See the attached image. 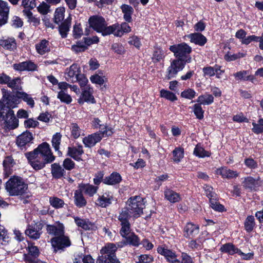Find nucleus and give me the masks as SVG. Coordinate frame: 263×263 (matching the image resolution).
<instances>
[{
  "label": "nucleus",
  "mask_w": 263,
  "mask_h": 263,
  "mask_svg": "<svg viewBox=\"0 0 263 263\" xmlns=\"http://www.w3.org/2000/svg\"><path fill=\"white\" fill-rule=\"evenodd\" d=\"M90 26L98 32H100L103 35H107L113 34L116 36H122L124 33H127L131 31V27L126 23L121 24L116 23L106 27V23L104 18L101 16H92L89 19Z\"/></svg>",
  "instance_id": "nucleus-1"
},
{
  "label": "nucleus",
  "mask_w": 263,
  "mask_h": 263,
  "mask_svg": "<svg viewBox=\"0 0 263 263\" xmlns=\"http://www.w3.org/2000/svg\"><path fill=\"white\" fill-rule=\"evenodd\" d=\"M5 188L10 196H18L25 192L27 185L21 177L14 176L7 181Z\"/></svg>",
  "instance_id": "nucleus-2"
},
{
  "label": "nucleus",
  "mask_w": 263,
  "mask_h": 263,
  "mask_svg": "<svg viewBox=\"0 0 263 263\" xmlns=\"http://www.w3.org/2000/svg\"><path fill=\"white\" fill-rule=\"evenodd\" d=\"M170 50L174 53V56L177 59L190 63L192 58L190 53L192 48L186 43L183 42L178 44L172 45L170 47Z\"/></svg>",
  "instance_id": "nucleus-3"
},
{
  "label": "nucleus",
  "mask_w": 263,
  "mask_h": 263,
  "mask_svg": "<svg viewBox=\"0 0 263 263\" xmlns=\"http://www.w3.org/2000/svg\"><path fill=\"white\" fill-rule=\"evenodd\" d=\"M144 208V199L140 196L130 197L127 201L126 208L129 211L132 217L134 218L139 217L143 213Z\"/></svg>",
  "instance_id": "nucleus-4"
},
{
  "label": "nucleus",
  "mask_w": 263,
  "mask_h": 263,
  "mask_svg": "<svg viewBox=\"0 0 263 263\" xmlns=\"http://www.w3.org/2000/svg\"><path fill=\"white\" fill-rule=\"evenodd\" d=\"M112 134L111 129L101 131V133H96L85 137L83 139V143L86 147H91L99 142L104 136H109Z\"/></svg>",
  "instance_id": "nucleus-5"
},
{
  "label": "nucleus",
  "mask_w": 263,
  "mask_h": 263,
  "mask_svg": "<svg viewBox=\"0 0 263 263\" xmlns=\"http://www.w3.org/2000/svg\"><path fill=\"white\" fill-rule=\"evenodd\" d=\"M26 157L28 160L29 163L36 171L43 168L45 166L46 164L49 163L33 151L26 153Z\"/></svg>",
  "instance_id": "nucleus-6"
},
{
  "label": "nucleus",
  "mask_w": 263,
  "mask_h": 263,
  "mask_svg": "<svg viewBox=\"0 0 263 263\" xmlns=\"http://www.w3.org/2000/svg\"><path fill=\"white\" fill-rule=\"evenodd\" d=\"M33 152L39 154V156L49 163L52 162L55 159L49 144L46 142L40 144Z\"/></svg>",
  "instance_id": "nucleus-7"
},
{
  "label": "nucleus",
  "mask_w": 263,
  "mask_h": 263,
  "mask_svg": "<svg viewBox=\"0 0 263 263\" xmlns=\"http://www.w3.org/2000/svg\"><path fill=\"white\" fill-rule=\"evenodd\" d=\"M51 243L52 247L54 248V252L58 251H63L64 249L69 247L71 245V242L68 236L64 234L60 235L58 237H54L51 239Z\"/></svg>",
  "instance_id": "nucleus-8"
},
{
  "label": "nucleus",
  "mask_w": 263,
  "mask_h": 263,
  "mask_svg": "<svg viewBox=\"0 0 263 263\" xmlns=\"http://www.w3.org/2000/svg\"><path fill=\"white\" fill-rule=\"evenodd\" d=\"M186 63L178 59L173 60L167 69V79H171L176 77L177 73L183 70Z\"/></svg>",
  "instance_id": "nucleus-9"
},
{
  "label": "nucleus",
  "mask_w": 263,
  "mask_h": 263,
  "mask_svg": "<svg viewBox=\"0 0 263 263\" xmlns=\"http://www.w3.org/2000/svg\"><path fill=\"white\" fill-rule=\"evenodd\" d=\"M3 103L7 109H11L16 107L20 103V100L18 97V91L15 95L12 94L8 91L3 92Z\"/></svg>",
  "instance_id": "nucleus-10"
},
{
  "label": "nucleus",
  "mask_w": 263,
  "mask_h": 263,
  "mask_svg": "<svg viewBox=\"0 0 263 263\" xmlns=\"http://www.w3.org/2000/svg\"><path fill=\"white\" fill-rule=\"evenodd\" d=\"M3 118L0 121H3L5 126L9 129H14L18 126V121L15 117L14 111L11 109H7L3 115Z\"/></svg>",
  "instance_id": "nucleus-11"
},
{
  "label": "nucleus",
  "mask_w": 263,
  "mask_h": 263,
  "mask_svg": "<svg viewBox=\"0 0 263 263\" xmlns=\"http://www.w3.org/2000/svg\"><path fill=\"white\" fill-rule=\"evenodd\" d=\"M69 86H70V84L65 82H61L58 84V88L60 91L58 92L57 98L62 102L67 104H70L72 101L70 95L67 92Z\"/></svg>",
  "instance_id": "nucleus-12"
},
{
  "label": "nucleus",
  "mask_w": 263,
  "mask_h": 263,
  "mask_svg": "<svg viewBox=\"0 0 263 263\" xmlns=\"http://www.w3.org/2000/svg\"><path fill=\"white\" fill-rule=\"evenodd\" d=\"M81 74V70L77 64H72L67 68L65 73V79L69 82L74 83L78 81Z\"/></svg>",
  "instance_id": "nucleus-13"
},
{
  "label": "nucleus",
  "mask_w": 263,
  "mask_h": 263,
  "mask_svg": "<svg viewBox=\"0 0 263 263\" xmlns=\"http://www.w3.org/2000/svg\"><path fill=\"white\" fill-rule=\"evenodd\" d=\"M157 252L159 254L164 256L170 263H179V260L177 258V256L176 253L167 247L160 246L157 248Z\"/></svg>",
  "instance_id": "nucleus-14"
},
{
  "label": "nucleus",
  "mask_w": 263,
  "mask_h": 263,
  "mask_svg": "<svg viewBox=\"0 0 263 263\" xmlns=\"http://www.w3.org/2000/svg\"><path fill=\"white\" fill-rule=\"evenodd\" d=\"M33 140L32 134L28 131H26L17 137L16 144L20 148L23 149L25 148L26 146H29L32 143Z\"/></svg>",
  "instance_id": "nucleus-15"
},
{
  "label": "nucleus",
  "mask_w": 263,
  "mask_h": 263,
  "mask_svg": "<svg viewBox=\"0 0 263 263\" xmlns=\"http://www.w3.org/2000/svg\"><path fill=\"white\" fill-rule=\"evenodd\" d=\"M114 201V197L110 192H105L99 195L96 201V204L103 208L109 206Z\"/></svg>",
  "instance_id": "nucleus-16"
},
{
  "label": "nucleus",
  "mask_w": 263,
  "mask_h": 263,
  "mask_svg": "<svg viewBox=\"0 0 263 263\" xmlns=\"http://www.w3.org/2000/svg\"><path fill=\"white\" fill-rule=\"evenodd\" d=\"M259 180V177L255 179L251 176H248L244 178L242 182V185L246 190L249 191L255 190L256 188L260 184Z\"/></svg>",
  "instance_id": "nucleus-17"
},
{
  "label": "nucleus",
  "mask_w": 263,
  "mask_h": 263,
  "mask_svg": "<svg viewBox=\"0 0 263 263\" xmlns=\"http://www.w3.org/2000/svg\"><path fill=\"white\" fill-rule=\"evenodd\" d=\"M47 231L49 234L58 237L64 234V227L60 222H56L54 225H47Z\"/></svg>",
  "instance_id": "nucleus-18"
},
{
  "label": "nucleus",
  "mask_w": 263,
  "mask_h": 263,
  "mask_svg": "<svg viewBox=\"0 0 263 263\" xmlns=\"http://www.w3.org/2000/svg\"><path fill=\"white\" fill-rule=\"evenodd\" d=\"M84 153L82 145L68 147L67 155L76 161L82 160L81 156Z\"/></svg>",
  "instance_id": "nucleus-19"
},
{
  "label": "nucleus",
  "mask_w": 263,
  "mask_h": 263,
  "mask_svg": "<svg viewBox=\"0 0 263 263\" xmlns=\"http://www.w3.org/2000/svg\"><path fill=\"white\" fill-rule=\"evenodd\" d=\"M13 68L17 71H34L36 70L37 66L33 62L30 61L21 62L13 65Z\"/></svg>",
  "instance_id": "nucleus-20"
},
{
  "label": "nucleus",
  "mask_w": 263,
  "mask_h": 263,
  "mask_svg": "<svg viewBox=\"0 0 263 263\" xmlns=\"http://www.w3.org/2000/svg\"><path fill=\"white\" fill-rule=\"evenodd\" d=\"M15 163L12 157L7 156L5 158L3 165L4 167V175L5 178L8 177L12 174V167Z\"/></svg>",
  "instance_id": "nucleus-21"
},
{
  "label": "nucleus",
  "mask_w": 263,
  "mask_h": 263,
  "mask_svg": "<svg viewBox=\"0 0 263 263\" xmlns=\"http://www.w3.org/2000/svg\"><path fill=\"white\" fill-rule=\"evenodd\" d=\"M117 248L118 247L114 243H107L102 248L100 251V253L102 255L117 259L115 255V252H116Z\"/></svg>",
  "instance_id": "nucleus-22"
},
{
  "label": "nucleus",
  "mask_w": 263,
  "mask_h": 263,
  "mask_svg": "<svg viewBox=\"0 0 263 263\" xmlns=\"http://www.w3.org/2000/svg\"><path fill=\"white\" fill-rule=\"evenodd\" d=\"M191 43L202 46L205 44L207 39L203 35L200 33H193L187 35Z\"/></svg>",
  "instance_id": "nucleus-23"
},
{
  "label": "nucleus",
  "mask_w": 263,
  "mask_h": 263,
  "mask_svg": "<svg viewBox=\"0 0 263 263\" xmlns=\"http://www.w3.org/2000/svg\"><path fill=\"white\" fill-rule=\"evenodd\" d=\"M217 175L221 176L223 178L231 179L237 177L238 173L234 171L231 170L227 167H222L216 171Z\"/></svg>",
  "instance_id": "nucleus-24"
},
{
  "label": "nucleus",
  "mask_w": 263,
  "mask_h": 263,
  "mask_svg": "<svg viewBox=\"0 0 263 263\" xmlns=\"http://www.w3.org/2000/svg\"><path fill=\"white\" fill-rule=\"evenodd\" d=\"M74 221L76 224L85 230H95L97 229L96 225L88 220L75 217Z\"/></svg>",
  "instance_id": "nucleus-25"
},
{
  "label": "nucleus",
  "mask_w": 263,
  "mask_h": 263,
  "mask_svg": "<svg viewBox=\"0 0 263 263\" xmlns=\"http://www.w3.org/2000/svg\"><path fill=\"white\" fill-rule=\"evenodd\" d=\"M79 189L89 197H92L97 192L99 187L90 184H81L79 186Z\"/></svg>",
  "instance_id": "nucleus-26"
},
{
  "label": "nucleus",
  "mask_w": 263,
  "mask_h": 263,
  "mask_svg": "<svg viewBox=\"0 0 263 263\" xmlns=\"http://www.w3.org/2000/svg\"><path fill=\"white\" fill-rule=\"evenodd\" d=\"M35 47L37 53L42 55L49 52L50 50L49 43L45 39L36 43Z\"/></svg>",
  "instance_id": "nucleus-27"
},
{
  "label": "nucleus",
  "mask_w": 263,
  "mask_h": 263,
  "mask_svg": "<svg viewBox=\"0 0 263 263\" xmlns=\"http://www.w3.org/2000/svg\"><path fill=\"white\" fill-rule=\"evenodd\" d=\"M164 198L171 203H176L180 201V195L173 190L166 188L164 191Z\"/></svg>",
  "instance_id": "nucleus-28"
},
{
  "label": "nucleus",
  "mask_w": 263,
  "mask_h": 263,
  "mask_svg": "<svg viewBox=\"0 0 263 263\" xmlns=\"http://www.w3.org/2000/svg\"><path fill=\"white\" fill-rule=\"evenodd\" d=\"M199 227L191 222L186 224L184 228V236L186 237H194L199 233Z\"/></svg>",
  "instance_id": "nucleus-29"
},
{
  "label": "nucleus",
  "mask_w": 263,
  "mask_h": 263,
  "mask_svg": "<svg viewBox=\"0 0 263 263\" xmlns=\"http://www.w3.org/2000/svg\"><path fill=\"white\" fill-rule=\"evenodd\" d=\"M40 230L41 228L39 226L36 224L31 225L29 226L25 230V234L32 239H37L40 237Z\"/></svg>",
  "instance_id": "nucleus-30"
},
{
  "label": "nucleus",
  "mask_w": 263,
  "mask_h": 263,
  "mask_svg": "<svg viewBox=\"0 0 263 263\" xmlns=\"http://www.w3.org/2000/svg\"><path fill=\"white\" fill-rule=\"evenodd\" d=\"M9 8L7 3L0 0V26L5 24L8 18Z\"/></svg>",
  "instance_id": "nucleus-31"
},
{
  "label": "nucleus",
  "mask_w": 263,
  "mask_h": 263,
  "mask_svg": "<svg viewBox=\"0 0 263 263\" xmlns=\"http://www.w3.org/2000/svg\"><path fill=\"white\" fill-rule=\"evenodd\" d=\"M121 180V175L118 173L114 172L104 179L103 183L107 185H115L119 183Z\"/></svg>",
  "instance_id": "nucleus-32"
},
{
  "label": "nucleus",
  "mask_w": 263,
  "mask_h": 263,
  "mask_svg": "<svg viewBox=\"0 0 263 263\" xmlns=\"http://www.w3.org/2000/svg\"><path fill=\"white\" fill-rule=\"evenodd\" d=\"M71 17H68L59 27L60 34L63 38L67 36L71 26Z\"/></svg>",
  "instance_id": "nucleus-33"
},
{
  "label": "nucleus",
  "mask_w": 263,
  "mask_h": 263,
  "mask_svg": "<svg viewBox=\"0 0 263 263\" xmlns=\"http://www.w3.org/2000/svg\"><path fill=\"white\" fill-rule=\"evenodd\" d=\"M120 8L123 13V18L126 22H131L132 21V15L134 13L133 8L127 4H123Z\"/></svg>",
  "instance_id": "nucleus-34"
},
{
  "label": "nucleus",
  "mask_w": 263,
  "mask_h": 263,
  "mask_svg": "<svg viewBox=\"0 0 263 263\" xmlns=\"http://www.w3.org/2000/svg\"><path fill=\"white\" fill-rule=\"evenodd\" d=\"M74 200L75 204L79 208H82L86 205L87 201L85 199L83 193L79 190H77L74 193Z\"/></svg>",
  "instance_id": "nucleus-35"
},
{
  "label": "nucleus",
  "mask_w": 263,
  "mask_h": 263,
  "mask_svg": "<svg viewBox=\"0 0 263 263\" xmlns=\"http://www.w3.org/2000/svg\"><path fill=\"white\" fill-rule=\"evenodd\" d=\"M235 80L238 81H246L250 80L253 82L254 77L252 76L249 75V71L247 70H242L238 71L233 74Z\"/></svg>",
  "instance_id": "nucleus-36"
},
{
  "label": "nucleus",
  "mask_w": 263,
  "mask_h": 263,
  "mask_svg": "<svg viewBox=\"0 0 263 263\" xmlns=\"http://www.w3.org/2000/svg\"><path fill=\"white\" fill-rule=\"evenodd\" d=\"M0 45L5 49L13 50L16 47V43L14 38L3 39L0 40Z\"/></svg>",
  "instance_id": "nucleus-37"
},
{
  "label": "nucleus",
  "mask_w": 263,
  "mask_h": 263,
  "mask_svg": "<svg viewBox=\"0 0 263 263\" xmlns=\"http://www.w3.org/2000/svg\"><path fill=\"white\" fill-rule=\"evenodd\" d=\"M65 173L64 169L59 164L55 163L51 165V174L54 178H61L64 175Z\"/></svg>",
  "instance_id": "nucleus-38"
},
{
  "label": "nucleus",
  "mask_w": 263,
  "mask_h": 263,
  "mask_svg": "<svg viewBox=\"0 0 263 263\" xmlns=\"http://www.w3.org/2000/svg\"><path fill=\"white\" fill-rule=\"evenodd\" d=\"M93 90L90 87H86L82 91V100L83 101L94 103L95 98L92 96Z\"/></svg>",
  "instance_id": "nucleus-39"
},
{
  "label": "nucleus",
  "mask_w": 263,
  "mask_h": 263,
  "mask_svg": "<svg viewBox=\"0 0 263 263\" xmlns=\"http://www.w3.org/2000/svg\"><path fill=\"white\" fill-rule=\"evenodd\" d=\"M196 102L201 105H210L214 102V97L212 95L205 93L199 96Z\"/></svg>",
  "instance_id": "nucleus-40"
},
{
  "label": "nucleus",
  "mask_w": 263,
  "mask_h": 263,
  "mask_svg": "<svg viewBox=\"0 0 263 263\" xmlns=\"http://www.w3.org/2000/svg\"><path fill=\"white\" fill-rule=\"evenodd\" d=\"M18 97L20 99L23 100L30 107L33 108L34 106V101L30 95L24 91H18Z\"/></svg>",
  "instance_id": "nucleus-41"
},
{
  "label": "nucleus",
  "mask_w": 263,
  "mask_h": 263,
  "mask_svg": "<svg viewBox=\"0 0 263 263\" xmlns=\"http://www.w3.org/2000/svg\"><path fill=\"white\" fill-rule=\"evenodd\" d=\"M220 250L222 252L227 253L230 255L239 253V250L234 245L230 243L222 245L220 248Z\"/></svg>",
  "instance_id": "nucleus-42"
},
{
  "label": "nucleus",
  "mask_w": 263,
  "mask_h": 263,
  "mask_svg": "<svg viewBox=\"0 0 263 263\" xmlns=\"http://www.w3.org/2000/svg\"><path fill=\"white\" fill-rule=\"evenodd\" d=\"M130 217L132 216L129 212V211L126 208H124L122 209L121 211L119 212V214L117 216V219L120 223L129 222V219Z\"/></svg>",
  "instance_id": "nucleus-43"
},
{
  "label": "nucleus",
  "mask_w": 263,
  "mask_h": 263,
  "mask_svg": "<svg viewBox=\"0 0 263 263\" xmlns=\"http://www.w3.org/2000/svg\"><path fill=\"white\" fill-rule=\"evenodd\" d=\"M61 138L62 135L60 133H57L53 136L51 141L52 147L55 151H58L59 154H61V152L59 151Z\"/></svg>",
  "instance_id": "nucleus-44"
},
{
  "label": "nucleus",
  "mask_w": 263,
  "mask_h": 263,
  "mask_svg": "<svg viewBox=\"0 0 263 263\" xmlns=\"http://www.w3.org/2000/svg\"><path fill=\"white\" fill-rule=\"evenodd\" d=\"M65 8L59 7L56 9L54 12V21L56 24H59L62 21L64 18Z\"/></svg>",
  "instance_id": "nucleus-45"
},
{
  "label": "nucleus",
  "mask_w": 263,
  "mask_h": 263,
  "mask_svg": "<svg viewBox=\"0 0 263 263\" xmlns=\"http://www.w3.org/2000/svg\"><path fill=\"white\" fill-rule=\"evenodd\" d=\"M253 128L252 130L256 134L263 133V119L259 118L257 122H252Z\"/></svg>",
  "instance_id": "nucleus-46"
},
{
  "label": "nucleus",
  "mask_w": 263,
  "mask_h": 263,
  "mask_svg": "<svg viewBox=\"0 0 263 263\" xmlns=\"http://www.w3.org/2000/svg\"><path fill=\"white\" fill-rule=\"evenodd\" d=\"M246 54V53L242 52H238L237 53L232 54V53L229 52L226 54H225L224 59L228 62H231L245 57Z\"/></svg>",
  "instance_id": "nucleus-47"
},
{
  "label": "nucleus",
  "mask_w": 263,
  "mask_h": 263,
  "mask_svg": "<svg viewBox=\"0 0 263 263\" xmlns=\"http://www.w3.org/2000/svg\"><path fill=\"white\" fill-rule=\"evenodd\" d=\"M173 160L179 162L184 157V149L182 147H176L173 151Z\"/></svg>",
  "instance_id": "nucleus-48"
},
{
  "label": "nucleus",
  "mask_w": 263,
  "mask_h": 263,
  "mask_svg": "<svg viewBox=\"0 0 263 263\" xmlns=\"http://www.w3.org/2000/svg\"><path fill=\"white\" fill-rule=\"evenodd\" d=\"M90 80L92 83L102 85L107 81V79L104 76L96 74L91 76Z\"/></svg>",
  "instance_id": "nucleus-49"
},
{
  "label": "nucleus",
  "mask_w": 263,
  "mask_h": 263,
  "mask_svg": "<svg viewBox=\"0 0 263 263\" xmlns=\"http://www.w3.org/2000/svg\"><path fill=\"white\" fill-rule=\"evenodd\" d=\"M194 154L199 158L209 157L211 155L210 152L205 151L203 147L198 145H197L194 148Z\"/></svg>",
  "instance_id": "nucleus-50"
},
{
  "label": "nucleus",
  "mask_w": 263,
  "mask_h": 263,
  "mask_svg": "<svg viewBox=\"0 0 263 263\" xmlns=\"http://www.w3.org/2000/svg\"><path fill=\"white\" fill-rule=\"evenodd\" d=\"M160 97L172 102L177 100L176 96L172 92L162 89L160 90Z\"/></svg>",
  "instance_id": "nucleus-51"
},
{
  "label": "nucleus",
  "mask_w": 263,
  "mask_h": 263,
  "mask_svg": "<svg viewBox=\"0 0 263 263\" xmlns=\"http://www.w3.org/2000/svg\"><path fill=\"white\" fill-rule=\"evenodd\" d=\"M49 203L52 207L55 209L61 208L64 204V201L57 197H50Z\"/></svg>",
  "instance_id": "nucleus-52"
},
{
  "label": "nucleus",
  "mask_w": 263,
  "mask_h": 263,
  "mask_svg": "<svg viewBox=\"0 0 263 263\" xmlns=\"http://www.w3.org/2000/svg\"><path fill=\"white\" fill-rule=\"evenodd\" d=\"M120 226H121L120 234L123 237H126L129 234L131 230L130 223H121Z\"/></svg>",
  "instance_id": "nucleus-53"
},
{
  "label": "nucleus",
  "mask_w": 263,
  "mask_h": 263,
  "mask_svg": "<svg viewBox=\"0 0 263 263\" xmlns=\"http://www.w3.org/2000/svg\"><path fill=\"white\" fill-rule=\"evenodd\" d=\"M255 225V219L253 216H248L245 222V227L246 231L251 232Z\"/></svg>",
  "instance_id": "nucleus-54"
},
{
  "label": "nucleus",
  "mask_w": 263,
  "mask_h": 263,
  "mask_svg": "<svg viewBox=\"0 0 263 263\" xmlns=\"http://www.w3.org/2000/svg\"><path fill=\"white\" fill-rule=\"evenodd\" d=\"M193 110L197 119L201 120L203 118L204 110L200 104H195L193 106Z\"/></svg>",
  "instance_id": "nucleus-55"
},
{
  "label": "nucleus",
  "mask_w": 263,
  "mask_h": 263,
  "mask_svg": "<svg viewBox=\"0 0 263 263\" xmlns=\"http://www.w3.org/2000/svg\"><path fill=\"white\" fill-rule=\"evenodd\" d=\"M127 243L134 246H138L140 244V239L135 234H132L125 237Z\"/></svg>",
  "instance_id": "nucleus-56"
},
{
  "label": "nucleus",
  "mask_w": 263,
  "mask_h": 263,
  "mask_svg": "<svg viewBox=\"0 0 263 263\" xmlns=\"http://www.w3.org/2000/svg\"><path fill=\"white\" fill-rule=\"evenodd\" d=\"M7 86L13 89H20L21 88V80L19 78H16L13 80L10 79Z\"/></svg>",
  "instance_id": "nucleus-57"
},
{
  "label": "nucleus",
  "mask_w": 263,
  "mask_h": 263,
  "mask_svg": "<svg viewBox=\"0 0 263 263\" xmlns=\"http://www.w3.org/2000/svg\"><path fill=\"white\" fill-rule=\"evenodd\" d=\"M70 130L71 136L74 139L78 138L82 133V130L76 123L71 124Z\"/></svg>",
  "instance_id": "nucleus-58"
},
{
  "label": "nucleus",
  "mask_w": 263,
  "mask_h": 263,
  "mask_svg": "<svg viewBox=\"0 0 263 263\" xmlns=\"http://www.w3.org/2000/svg\"><path fill=\"white\" fill-rule=\"evenodd\" d=\"M210 206L215 211L222 212L224 211V206L217 201V197L215 199H210Z\"/></svg>",
  "instance_id": "nucleus-59"
},
{
  "label": "nucleus",
  "mask_w": 263,
  "mask_h": 263,
  "mask_svg": "<svg viewBox=\"0 0 263 263\" xmlns=\"http://www.w3.org/2000/svg\"><path fill=\"white\" fill-rule=\"evenodd\" d=\"M87 49V46L85 43L78 42L76 44L73 45L71 47L72 51L76 53L82 52L85 51Z\"/></svg>",
  "instance_id": "nucleus-60"
},
{
  "label": "nucleus",
  "mask_w": 263,
  "mask_h": 263,
  "mask_svg": "<svg viewBox=\"0 0 263 263\" xmlns=\"http://www.w3.org/2000/svg\"><path fill=\"white\" fill-rule=\"evenodd\" d=\"M196 95V93L194 90L188 88L181 92V96L182 98L191 100L195 97Z\"/></svg>",
  "instance_id": "nucleus-61"
},
{
  "label": "nucleus",
  "mask_w": 263,
  "mask_h": 263,
  "mask_svg": "<svg viewBox=\"0 0 263 263\" xmlns=\"http://www.w3.org/2000/svg\"><path fill=\"white\" fill-rule=\"evenodd\" d=\"M164 51L161 49H157L154 52L153 56V60L154 62H157L164 58Z\"/></svg>",
  "instance_id": "nucleus-62"
},
{
  "label": "nucleus",
  "mask_w": 263,
  "mask_h": 263,
  "mask_svg": "<svg viewBox=\"0 0 263 263\" xmlns=\"http://www.w3.org/2000/svg\"><path fill=\"white\" fill-rule=\"evenodd\" d=\"M97 263H120V261L117 259L102 255L97 259Z\"/></svg>",
  "instance_id": "nucleus-63"
},
{
  "label": "nucleus",
  "mask_w": 263,
  "mask_h": 263,
  "mask_svg": "<svg viewBox=\"0 0 263 263\" xmlns=\"http://www.w3.org/2000/svg\"><path fill=\"white\" fill-rule=\"evenodd\" d=\"M154 261V258L151 255L142 254L138 257V263H151Z\"/></svg>",
  "instance_id": "nucleus-64"
}]
</instances>
